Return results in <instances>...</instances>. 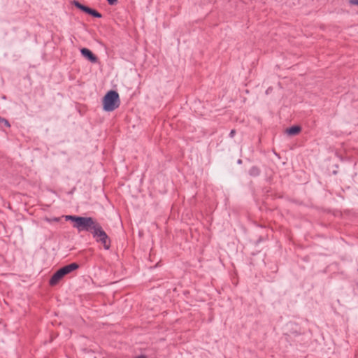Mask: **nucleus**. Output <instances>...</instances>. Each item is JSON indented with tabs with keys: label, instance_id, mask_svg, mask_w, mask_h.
I'll list each match as a JSON object with an SVG mask.
<instances>
[{
	"label": "nucleus",
	"instance_id": "obj_4",
	"mask_svg": "<svg viewBox=\"0 0 358 358\" xmlns=\"http://www.w3.org/2000/svg\"><path fill=\"white\" fill-rule=\"evenodd\" d=\"M81 55L92 63H96L98 61L97 57L88 48H83L80 50Z\"/></svg>",
	"mask_w": 358,
	"mask_h": 358
},
{
	"label": "nucleus",
	"instance_id": "obj_14",
	"mask_svg": "<svg viewBox=\"0 0 358 358\" xmlns=\"http://www.w3.org/2000/svg\"><path fill=\"white\" fill-rule=\"evenodd\" d=\"M236 131L235 129H232L229 133V136L233 138L234 135L236 134Z\"/></svg>",
	"mask_w": 358,
	"mask_h": 358
},
{
	"label": "nucleus",
	"instance_id": "obj_2",
	"mask_svg": "<svg viewBox=\"0 0 358 358\" xmlns=\"http://www.w3.org/2000/svg\"><path fill=\"white\" fill-rule=\"evenodd\" d=\"M120 105L119 94L115 90L108 91L103 98V109L107 112H111L117 108Z\"/></svg>",
	"mask_w": 358,
	"mask_h": 358
},
{
	"label": "nucleus",
	"instance_id": "obj_10",
	"mask_svg": "<svg viewBox=\"0 0 358 358\" xmlns=\"http://www.w3.org/2000/svg\"><path fill=\"white\" fill-rule=\"evenodd\" d=\"M248 173L251 177H257L261 173V169L257 166H252L248 171Z\"/></svg>",
	"mask_w": 358,
	"mask_h": 358
},
{
	"label": "nucleus",
	"instance_id": "obj_13",
	"mask_svg": "<svg viewBox=\"0 0 358 358\" xmlns=\"http://www.w3.org/2000/svg\"><path fill=\"white\" fill-rule=\"evenodd\" d=\"M348 3L351 5L358 6V0H348Z\"/></svg>",
	"mask_w": 358,
	"mask_h": 358
},
{
	"label": "nucleus",
	"instance_id": "obj_7",
	"mask_svg": "<svg viewBox=\"0 0 358 358\" xmlns=\"http://www.w3.org/2000/svg\"><path fill=\"white\" fill-rule=\"evenodd\" d=\"M79 265L77 263H71L60 268V271L64 273V275L71 273L73 271L78 269Z\"/></svg>",
	"mask_w": 358,
	"mask_h": 358
},
{
	"label": "nucleus",
	"instance_id": "obj_11",
	"mask_svg": "<svg viewBox=\"0 0 358 358\" xmlns=\"http://www.w3.org/2000/svg\"><path fill=\"white\" fill-rule=\"evenodd\" d=\"M0 124H3V125L6 127H10L9 122L6 119L1 117H0Z\"/></svg>",
	"mask_w": 358,
	"mask_h": 358
},
{
	"label": "nucleus",
	"instance_id": "obj_16",
	"mask_svg": "<svg viewBox=\"0 0 358 358\" xmlns=\"http://www.w3.org/2000/svg\"><path fill=\"white\" fill-rule=\"evenodd\" d=\"M238 164H241V163H242V160H241V159H238Z\"/></svg>",
	"mask_w": 358,
	"mask_h": 358
},
{
	"label": "nucleus",
	"instance_id": "obj_8",
	"mask_svg": "<svg viewBox=\"0 0 358 358\" xmlns=\"http://www.w3.org/2000/svg\"><path fill=\"white\" fill-rule=\"evenodd\" d=\"M301 127L299 125H294L287 128L285 131L289 136H296L300 133Z\"/></svg>",
	"mask_w": 358,
	"mask_h": 358
},
{
	"label": "nucleus",
	"instance_id": "obj_12",
	"mask_svg": "<svg viewBox=\"0 0 358 358\" xmlns=\"http://www.w3.org/2000/svg\"><path fill=\"white\" fill-rule=\"evenodd\" d=\"M108 3L110 6H115L117 3V0H107Z\"/></svg>",
	"mask_w": 358,
	"mask_h": 358
},
{
	"label": "nucleus",
	"instance_id": "obj_9",
	"mask_svg": "<svg viewBox=\"0 0 358 358\" xmlns=\"http://www.w3.org/2000/svg\"><path fill=\"white\" fill-rule=\"evenodd\" d=\"M96 241L98 243H101L106 250H108L110 247L111 241L108 235L103 236L100 238H98V240H96Z\"/></svg>",
	"mask_w": 358,
	"mask_h": 358
},
{
	"label": "nucleus",
	"instance_id": "obj_1",
	"mask_svg": "<svg viewBox=\"0 0 358 358\" xmlns=\"http://www.w3.org/2000/svg\"><path fill=\"white\" fill-rule=\"evenodd\" d=\"M65 220L66 221L73 222V227L76 229L79 232L87 231L91 233L98 222L92 217H82L78 215H66Z\"/></svg>",
	"mask_w": 358,
	"mask_h": 358
},
{
	"label": "nucleus",
	"instance_id": "obj_15",
	"mask_svg": "<svg viewBox=\"0 0 358 358\" xmlns=\"http://www.w3.org/2000/svg\"><path fill=\"white\" fill-rule=\"evenodd\" d=\"M134 358H147V357L145 355H141L137 356Z\"/></svg>",
	"mask_w": 358,
	"mask_h": 358
},
{
	"label": "nucleus",
	"instance_id": "obj_18",
	"mask_svg": "<svg viewBox=\"0 0 358 358\" xmlns=\"http://www.w3.org/2000/svg\"><path fill=\"white\" fill-rule=\"evenodd\" d=\"M268 92H270V90H268V89L266 90V93H268Z\"/></svg>",
	"mask_w": 358,
	"mask_h": 358
},
{
	"label": "nucleus",
	"instance_id": "obj_5",
	"mask_svg": "<svg viewBox=\"0 0 358 358\" xmlns=\"http://www.w3.org/2000/svg\"><path fill=\"white\" fill-rule=\"evenodd\" d=\"M65 275L64 273L60 271V269H58L54 274L51 276L49 284L51 286H55L57 285L59 282L64 277Z\"/></svg>",
	"mask_w": 358,
	"mask_h": 358
},
{
	"label": "nucleus",
	"instance_id": "obj_17",
	"mask_svg": "<svg viewBox=\"0 0 358 358\" xmlns=\"http://www.w3.org/2000/svg\"><path fill=\"white\" fill-rule=\"evenodd\" d=\"M268 92H270V90H268V89L266 90V93H268Z\"/></svg>",
	"mask_w": 358,
	"mask_h": 358
},
{
	"label": "nucleus",
	"instance_id": "obj_6",
	"mask_svg": "<svg viewBox=\"0 0 358 358\" xmlns=\"http://www.w3.org/2000/svg\"><path fill=\"white\" fill-rule=\"evenodd\" d=\"M91 234H92L93 237L96 239V241L98 240V238H100L107 235V234L104 231L102 227L99 222L96 223V227L94 228Z\"/></svg>",
	"mask_w": 358,
	"mask_h": 358
},
{
	"label": "nucleus",
	"instance_id": "obj_3",
	"mask_svg": "<svg viewBox=\"0 0 358 358\" xmlns=\"http://www.w3.org/2000/svg\"><path fill=\"white\" fill-rule=\"evenodd\" d=\"M73 4L78 9L82 10L83 12L90 15L91 16L96 18H101L102 17V15L98 12L96 10L91 8L87 6H85L82 3H80L78 1H73Z\"/></svg>",
	"mask_w": 358,
	"mask_h": 358
}]
</instances>
